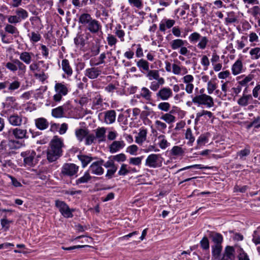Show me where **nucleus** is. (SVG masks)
I'll return each instance as SVG.
<instances>
[{"mask_svg": "<svg viewBox=\"0 0 260 260\" xmlns=\"http://www.w3.org/2000/svg\"><path fill=\"white\" fill-rule=\"evenodd\" d=\"M78 22L82 26H85V29L89 32L86 34V39H88L90 36V33L96 34L102 30L101 23L95 19H93L91 15L87 13H82L78 19Z\"/></svg>", "mask_w": 260, "mask_h": 260, "instance_id": "1", "label": "nucleus"}, {"mask_svg": "<svg viewBox=\"0 0 260 260\" xmlns=\"http://www.w3.org/2000/svg\"><path fill=\"white\" fill-rule=\"evenodd\" d=\"M63 142L57 136L53 137L50 143V148L47 151V159L49 162L56 160L62 155Z\"/></svg>", "mask_w": 260, "mask_h": 260, "instance_id": "2", "label": "nucleus"}, {"mask_svg": "<svg viewBox=\"0 0 260 260\" xmlns=\"http://www.w3.org/2000/svg\"><path fill=\"white\" fill-rule=\"evenodd\" d=\"M191 101L187 102V105L190 106L192 103L198 106L204 105L207 108H211L214 106L213 98L207 94L191 95Z\"/></svg>", "mask_w": 260, "mask_h": 260, "instance_id": "3", "label": "nucleus"}, {"mask_svg": "<svg viewBox=\"0 0 260 260\" xmlns=\"http://www.w3.org/2000/svg\"><path fill=\"white\" fill-rule=\"evenodd\" d=\"M188 40L192 44H195L198 42L197 47L201 50L205 49L209 42L208 38L207 37L202 36L200 34L196 31L189 35Z\"/></svg>", "mask_w": 260, "mask_h": 260, "instance_id": "4", "label": "nucleus"}, {"mask_svg": "<svg viewBox=\"0 0 260 260\" xmlns=\"http://www.w3.org/2000/svg\"><path fill=\"white\" fill-rule=\"evenodd\" d=\"M21 156L23 158V162L25 166L34 167L38 162L39 155L36 154L34 150H27L22 152Z\"/></svg>", "mask_w": 260, "mask_h": 260, "instance_id": "5", "label": "nucleus"}, {"mask_svg": "<svg viewBox=\"0 0 260 260\" xmlns=\"http://www.w3.org/2000/svg\"><path fill=\"white\" fill-rule=\"evenodd\" d=\"M186 44H187L186 40L179 38L174 39L170 42V45L172 50L179 49V54L184 56H186L189 51L184 46Z\"/></svg>", "mask_w": 260, "mask_h": 260, "instance_id": "6", "label": "nucleus"}, {"mask_svg": "<svg viewBox=\"0 0 260 260\" xmlns=\"http://www.w3.org/2000/svg\"><path fill=\"white\" fill-rule=\"evenodd\" d=\"M54 90L56 92L53 96V100L55 102H60L63 96L66 95L68 92L69 89L67 85L62 83H56L54 86Z\"/></svg>", "mask_w": 260, "mask_h": 260, "instance_id": "7", "label": "nucleus"}, {"mask_svg": "<svg viewBox=\"0 0 260 260\" xmlns=\"http://www.w3.org/2000/svg\"><path fill=\"white\" fill-rule=\"evenodd\" d=\"M55 206L58 209L60 213L64 217H73V212L74 211V209H70L69 206L65 202L56 200L55 201Z\"/></svg>", "mask_w": 260, "mask_h": 260, "instance_id": "8", "label": "nucleus"}, {"mask_svg": "<svg viewBox=\"0 0 260 260\" xmlns=\"http://www.w3.org/2000/svg\"><path fill=\"white\" fill-rule=\"evenodd\" d=\"M8 120L9 124L13 126H20L26 123L27 119L21 114L13 113L8 116Z\"/></svg>", "mask_w": 260, "mask_h": 260, "instance_id": "9", "label": "nucleus"}, {"mask_svg": "<svg viewBox=\"0 0 260 260\" xmlns=\"http://www.w3.org/2000/svg\"><path fill=\"white\" fill-rule=\"evenodd\" d=\"M79 170V166L73 163L64 164L61 170V173L63 176L72 177L76 175Z\"/></svg>", "mask_w": 260, "mask_h": 260, "instance_id": "10", "label": "nucleus"}, {"mask_svg": "<svg viewBox=\"0 0 260 260\" xmlns=\"http://www.w3.org/2000/svg\"><path fill=\"white\" fill-rule=\"evenodd\" d=\"M161 158L160 154H150L146 159L145 165L152 168L159 167L161 166Z\"/></svg>", "mask_w": 260, "mask_h": 260, "instance_id": "11", "label": "nucleus"}, {"mask_svg": "<svg viewBox=\"0 0 260 260\" xmlns=\"http://www.w3.org/2000/svg\"><path fill=\"white\" fill-rule=\"evenodd\" d=\"M104 162V160L102 159L92 162L88 171L94 175H102L104 172V169L102 167Z\"/></svg>", "mask_w": 260, "mask_h": 260, "instance_id": "12", "label": "nucleus"}, {"mask_svg": "<svg viewBox=\"0 0 260 260\" xmlns=\"http://www.w3.org/2000/svg\"><path fill=\"white\" fill-rule=\"evenodd\" d=\"M173 96V91L169 87H161L156 93L157 100L162 101H168Z\"/></svg>", "mask_w": 260, "mask_h": 260, "instance_id": "13", "label": "nucleus"}, {"mask_svg": "<svg viewBox=\"0 0 260 260\" xmlns=\"http://www.w3.org/2000/svg\"><path fill=\"white\" fill-rule=\"evenodd\" d=\"M235 249L232 246L225 247L222 257L219 260H235Z\"/></svg>", "mask_w": 260, "mask_h": 260, "instance_id": "14", "label": "nucleus"}, {"mask_svg": "<svg viewBox=\"0 0 260 260\" xmlns=\"http://www.w3.org/2000/svg\"><path fill=\"white\" fill-rule=\"evenodd\" d=\"M125 143L123 141H114L109 146V151L111 153H114L119 151L125 147Z\"/></svg>", "mask_w": 260, "mask_h": 260, "instance_id": "15", "label": "nucleus"}, {"mask_svg": "<svg viewBox=\"0 0 260 260\" xmlns=\"http://www.w3.org/2000/svg\"><path fill=\"white\" fill-rule=\"evenodd\" d=\"M12 135L16 139H26L28 138L27 135V130L20 128H15L12 129Z\"/></svg>", "mask_w": 260, "mask_h": 260, "instance_id": "16", "label": "nucleus"}, {"mask_svg": "<svg viewBox=\"0 0 260 260\" xmlns=\"http://www.w3.org/2000/svg\"><path fill=\"white\" fill-rule=\"evenodd\" d=\"M101 73V70L95 67L87 69L85 71V75L90 79H96Z\"/></svg>", "mask_w": 260, "mask_h": 260, "instance_id": "17", "label": "nucleus"}, {"mask_svg": "<svg viewBox=\"0 0 260 260\" xmlns=\"http://www.w3.org/2000/svg\"><path fill=\"white\" fill-rule=\"evenodd\" d=\"M35 124L36 127L41 131L47 129L49 125L48 120L44 117L38 118L35 119Z\"/></svg>", "mask_w": 260, "mask_h": 260, "instance_id": "18", "label": "nucleus"}, {"mask_svg": "<svg viewBox=\"0 0 260 260\" xmlns=\"http://www.w3.org/2000/svg\"><path fill=\"white\" fill-rule=\"evenodd\" d=\"M95 140L97 139L98 142L100 143L106 141V128L104 127H99L94 130Z\"/></svg>", "mask_w": 260, "mask_h": 260, "instance_id": "19", "label": "nucleus"}, {"mask_svg": "<svg viewBox=\"0 0 260 260\" xmlns=\"http://www.w3.org/2000/svg\"><path fill=\"white\" fill-rule=\"evenodd\" d=\"M209 237L214 244L212 246H222L223 242V237L221 234L216 232H211L209 234Z\"/></svg>", "mask_w": 260, "mask_h": 260, "instance_id": "20", "label": "nucleus"}, {"mask_svg": "<svg viewBox=\"0 0 260 260\" xmlns=\"http://www.w3.org/2000/svg\"><path fill=\"white\" fill-rule=\"evenodd\" d=\"M61 69L67 77H71L73 73V70L67 59H63L61 61Z\"/></svg>", "mask_w": 260, "mask_h": 260, "instance_id": "21", "label": "nucleus"}, {"mask_svg": "<svg viewBox=\"0 0 260 260\" xmlns=\"http://www.w3.org/2000/svg\"><path fill=\"white\" fill-rule=\"evenodd\" d=\"M105 122L110 124L114 123L116 119V112L114 110H110L105 112Z\"/></svg>", "mask_w": 260, "mask_h": 260, "instance_id": "22", "label": "nucleus"}, {"mask_svg": "<svg viewBox=\"0 0 260 260\" xmlns=\"http://www.w3.org/2000/svg\"><path fill=\"white\" fill-rule=\"evenodd\" d=\"M147 131L146 129L141 128L138 136L136 137V142L138 144H142L146 141Z\"/></svg>", "mask_w": 260, "mask_h": 260, "instance_id": "23", "label": "nucleus"}, {"mask_svg": "<svg viewBox=\"0 0 260 260\" xmlns=\"http://www.w3.org/2000/svg\"><path fill=\"white\" fill-rule=\"evenodd\" d=\"M33 55L32 52H22L20 54L19 58L22 62L29 64L31 62V56Z\"/></svg>", "mask_w": 260, "mask_h": 260, "instance_id": "24", "label": "nucleus"}, {"mask_svg": "<svg viewBox=\"0 0 260 260\" xmlns=\"http://www.w3.org/2000/svg\"><path fill=\"white\" fill-rule=\"evenodd\" d=\"M242 68L243 64L242 61L240 59H238L232 66V74L234 75L240 74L242 72Z\"/></svg>", "mask_w": 260, "mask_h": 260, "instance_id": "25", "label": "nucleus"}, {"mask_svg": "<svg viewBox=\"0 0 260 260\" xmlns=\"http://www.w3.org/2000/svg\"><path fill=\"white\" fill-rule=\"evenodd\" d=\"M212 257L216 260H219L222 250V246H211Z\"/></svg>", "mask_w": 260, "mask_h": 260, "instance_id": "26", "label": "nucleus"}, {"mask_svg": "<svg viewBox=\"0 0 260 260\" xmlns=\"http://www.w3.org/2000/svg\"><path fill=\"white\" fill-rule=\"evenodd\" d=\"M92 179V177L90 175L89 171H86L84 175L76 180V184L79 185L82 183H87L89 182Z\"/></svg>", "mask_w": 260, "mask_h": 260, "instance_id": "27", "label": "nucleus"}, {"mask_svg": "<svg viewBox=\"0 0 260 260\" xmlns=\"http://www.w3.org/2000/svg\"><path fill=\"white\" fill-rule=\"evenodd\" d=\"M103 100L100 95H97L93 100L92 109L99 110L103 107Z\"/></svg>", "mask_w": 260, "mask_h": 260, "instance_id": "28", "label": "nucleus"}, {"mask_svg": "<svg viewBox=\"0 0 260 260\" xmlns=\"http://www.w3.org/2000/svg\"><path fill=\"white\" fill-rule=\"evenodd\" d=\"M164 83L165 79L161 77L160 79L156 80V81L151 82L149 87L151 90L156 91L159 89L160 86L164 85Z\"/></svg>", "mask_w": 260, "mask_h": 260, "instance_id": "29", "label": "nucleus"}, {"mask_svg": "<svg viewBox=\"0 0 260 260\" xmlns=\"http://www.w3.org/2000/svg\"><path fill=\"white\" fill-rule=\"evenodd\" d=\"M114 34L122 42L124 41L125 32L122 29V26L120 24H117L114 29Z\"/></svg>", "mask_w": 260, "mask_h": 260, "instance_id": "30", "label": "nucleus"}, {"mask_svg": "<svg viewBox=\"0 0 260 260\" xmlns=\"http://www.w3.org/2000/svg\"><path fill=\"white\" fill-rule=\"evenodd\" d=\"M137 66L140 70L143 72V71H148L149 69V63L144 59H141L137 61Z\"/></svg>", "mask_w": 260, "mask_h": 260, "instance_id": "31", "label": "nucleus"}, {"mask_svg": "<svg viewBox=\"0 0 260 260\" xmlns=\"http://www.w3.org/2000/svg\"><path fill=\"white\" fill-rule=\"evenodd\" d=\"M78 159L82 163V168L86 167L93 160V158L86 155H78Z\"/></svg>", "mask_w": 260, "mask_h": 260, "instance_id": "32", "label": "nucleus"}, {"mask_svg": "<svg viewBox=\"0 0 260 260\" xmlns=\"http://www.w3.org/2000/svg\"><path fill=\"white\" fill-rule=\"evenodd\" d=\"M3 218L1 219V224L2 229H4V231H7L9 230L10 228V224L13 222V220H9L7 219V215L6 214L2 213Z\"/></svg>", "mask_w": 260, "mask_h": 260, "instance_id": "33", "label": "nucleus"}, {"mask_svg": "<svg viewBox=\"0 0 260 260\" xmlns=\"http://www.w3.org/2000/svg\"><path fill=\"white\" fill-rule=\"evenodd\" d=\"M146 76L148 78L149 80H158L160 79L161 77L159 76V71L156 70H148L147 71Z\"/></svg>", "mask_w": 260, "mask_h": 260, "instance_id": "34", "label": "nucleus"}, {"mask_svg": "<svg viewBox=\"0 0 260 260\" xmlns=\"http://www.w3.org/2000/svg\"><path fill=\"white\" fill-rule=\"evenodd\" d=\"M88 129L84 128H79L76 130V136L80 142H82L85 139L86 135L88 134Z\"/></svg>", "mask_w": 260, "mask_h": 260, "instance_id": "35", "label": "nucleus"}, {"mask_svg": "<svg viewBox=\"0 0 260 260\" xmlns=\"http://www.w3.org/2000/svg\"><path fill=\"white\" fill-rule=\"evenodd\" d=\"M184 150L182 147L178 146H175L170 150V154L172 156H182L184 155Z\"/></svg>", "mask_w": 260, "mask_h": 260, "instance_id": "36", "label": "nucleus"}, {"mask_svg": "<svg viewBox=\"0 0 260 260\" xmlns=\"http://www.w3.org/2000/svg\"><path fill=\"white\" fill-rule=\"evenodd\" d=\"M63 108L62 106H59L52 110V116L55 118H61L63 116Z\"/></svg>", "mask_w": 260, "mask_h": 260, "instance_id": "37", "label": "nucleus"}, {"mask_svg": "<svg viewBox=\"0 0 260 260\" xmlns=\"http://www.w3.org/2000/svg\"><path fill=\"white\" fill-rule=\"evenodd\" d=\"M252 100L251 95H243L238 101V104L241 106H246L249 104V101Z\"/></svg>", "mask_w": 260, "mask_h": 260, "instance_id": "38", "label": "nucleus"}, {"mask_svg": "<svg viewBox=\"0 0 260 260\" xmlns=\"http://www.w3.org/2000/svg\"><path fill=\"white\" fill-rule=\"evenodd\" d=\"M160 119L165 121L168 124L172 123L175 121L176 117L170 113L163 114Z\"/></svg>", "mask_w": 260, "mask_h": 260, "instance_id": "39", "label": "nucleus"}, {"mask_svg": "<svg viewBox=\"0 0 260 260\" xmlns=\"http://www.w3.org/2000/svg\"><path fill=\"white\" fill-rule=\"evenodd\" d=\"M15 13L17 17H19L20 21H21L22 20L25 19L28 16V12L21 8L17 9L15 11Z\"/></svg>", "mask_w": 260, "mask_h": 260, "instance_id": "40", "label": "nucleus"}, {"mask_svg": "<svg viewBox=\"0 0 260 260\" xmlns=\"http://www.w3.org/2000/svg\"><path fill=\"white\" fill-rule=\"evenodd\" d=\"M74 43L76 46H80L82 47L85 45V39L82 34H78L74 38Z\"/></svg>", "mask_w": 260, "mask_h": 260, "instance_id": "41", "label": "nucleus"}, {"mask_svg": "<svg viewBox=\"0 0 260 260\" xmlns=\"http://www.w3.org/2000/svg\"><path fill=\"white\" fill-rule=\"evenodd\" d=\"M152 92L146 87H143L141 89V96L146 100L150 101L151 99Z\"/></svg>", "mask_w": 260, "mask_h": 260, "instance_id": "42", "label": "nucleus"}, {"mask_svg": "<svg viewBox=\"0 0 260 260\" xmlns=\"http://www.w3.org/2000/svg\"><path fill=\"white\" fill-rule=\"evenodd\" d=\"M216 79L214 78L208 82L207 91L209 94H212L217 88V84L215 82Z\"/></svg>", "mask_w": 260, "mask_h": 260, "instance_id": "43", "label": "nucleus"}, {"mask_svg": "<svg viewBox=\"0 0 260 260\" xmlns=\"http://www.w3.org/2000/svg\"><path fill=\"white\" fill-rule=\"evenodd\" d=\"M128 2L133 8L141 9L143 7V0H128Z\"/></svg>", "mask_w": 260, "mask_h": 260, "instance_id": "44", "label": "nucleus"}, {"mask_svg": "<svg viewBox=\"0 0 260 260\" xmlns=\"http://www.w3.org/2000/svg\"><path fill=\"white\" fill-rule=\"evenodd\" d=\"M95 140V136L92 133H90L89 131H88V134L85 138V144L86 145H90L94 143Z\"/></svg>", "mask_w": 260, "mask_h": 260, "instance_id": "45", "label": "nucleus"}, {"mask_svg": "<svg viewBox=\"0 0 260 260\" xmlns=\"http://www.w3.org/2000/svg\"><path fill=\"white\" fill-rule=\"evenodd\" d=\"M250 153V147L249 146H246L244 149H242L237 152V156H239L241 159H245L244 157L249 155Z\"/></svg>", "mask_w": 260, "mask_h": 260, "instance_id": "46", "label": "nucleus"}, {"mask_svg": "<svg viewBox=\"0 0 260 260\" xmlns=\"http://www.w3.org/2000/svg\"><path fill=\"white\" fill-rule=\"evenodd\" d=\"M155 125L156 129L161 132L162 133H165V130L167 128V124L160 120H156L155 121Z\"/></svg>", "mask_w": 260, "mask_h": 260, "instance_id": "47", "label": "nucleus"}, {"mask_svg": "<svg viewBox=\"0 0 260 260\" xmlns=\"http://www.w3.org/2000/svg\"><path fill=\"white\" fill-rule=\"evenodd\" d=\"M30 40L32 42L36 43L39 42L41 39V36L39 32L35 31L31 32L30 34H28Z\"/></svg>", "mask_w": 260, "mask_h": 260, "instance_id": "48", "label": "nucleus"}, {"mask_svg": "<svg viewBox=\"0 0 260 260\" xmlns=\"http://www.w3.org/2000/svg\"><path fill=\"white\" fill-rule=\"evenodd\" d=\"M14 63L16 64V66L21 73L24 74L25 73L26 67L23 62L18 59H14Z\"/></svg>", "mask_w": 260, "mask_h": 260, "instance_id": "49", "label": "nucleus"}, {"mask_svg": "<svg viewBox=\"0 0 260 260\" xmlns=\"http://www.w3.org/2000/svg\"><path fill=\"white\" fill-rule=\"evenodd\" d=\"M157 108L162 111L167 112L171 108V105L168 102H161L157 105Z\"/></svg>", "mask_w": 260, "mask_h": 260, "instance_id": "50", "label": "nucleus"}, {"mask_svg": "<svg viewBox=\"0 0 260 260\" xmlns=\"http://www.w3.org/2000/svg\"><path fill=\"white\" fill-rule=\"evenodd\" d=\"M107 41L109 46L112 47L115 46L118 40L116 37L112 34H108L107 37Z\"/></svg>", "mask_w": 260, "mask_h": 260, "instance_id": "51", "label": "nucleus"}, {"mask_svg": "<svg viewBox=\"0 0 260 260\" xmlns=\"http://www.w3.org/2000/svg\"><path fill=\"white\" fill-rule=\"evenodd\" d=\"M253 78V76L251 74H249L243 80L239 81L238 83L241 86H247L248 83L252 80Z\"/></svg>", "mask_w": 260, "mask_h": 260, "instance_id": "52", "label": "nucleus"}, {"mask_svg": "<svg viewBox=\"0 0 260 260\" xmlns=\"http://www.w3.org/2000/svg\"><path fill=\"white\" fill-rule=\"evenodd\" d=\"M208 135L207 134L201 135L197 140V143L199 145H205L208 142Z\"/></svg>", "mask_w": 260, "mask_h": 260, "instance_id": "53", "label": "nucleus"}, {"mask_svg": "<svg viewBox=\"0 0 260 260\" xmlns=\"http://www.w3.org/2000/svg\"><path fill=\"white\" fill-rule=\"evenodd\" d=\"M111 158L114 161L118 162H123L126 159V156L124 153H120L115 155H111Z\"/></svg>", "mask_w": 260, "mask_h": 260, "instance_id": "54", "label": "nucleus"}, {"mask_svg": "<svg viewBox=\"0 0 260 260\" xmlns=\"http://www.w3.org/2000/svg\"><path fill=\"white\" fill-rule=\"evenodd\" d=\"M143 156L137 157H131L129 159V164L131 165L139 166L142 163Z\"/></svg>", "mask_w": 260, "mask_h": 260, "instance_id": "55", "label": "nucleus"}, {"mask_svg": "<svg viewBox=\"0 0 260 260\" xmlns=\"http://www.w3.org/2000/svg\"><path fill=\"white\" fill-rule=\"evenodd\" d=\"M5 30L11 34H18L19 32L18 31L17 28L11 24H7L5 27Z\"/></svg>", "mask_w": 260, "mask_h": 260, "instance_id": "56", "label": "nucleus"}, {"mask_svg": "<svg viewBox=\"0 0 260 260\" xmlns=\"http://www.w3.org/2000/svg\"><path fill=\"white\" fill-rule=\"evenodd\" d=\"M20 86V82L17 80L14 81L9 84L8 90L10 91H13L19 88Z\"/></svg>", "mask_w": 260, "mask_h": 260, "instance_id": "57", "label": "nucleus"}, {"mask_svg": "<svg viewBox=\"0 0 260 260\" xmlns=\"http://www.w3.org/2000/svg\"><path fill=\"white\" fill-rule=\"evenodd\" d=\"M40 72V73H35L34 76L43 82L48 78V76L45 73L44 70H42Z\"/></svg>", "mask_w": 260, "mask_h": 260, "instance_id": "58", "label": "nucleus"}, {"mask_svg": "<svg viewBox=\"0 0 260 260\" xmlns=\"http://www.w3.org/2000/svg\"><path fill=\"white\" fill-rule=\"evenodd\" d=\"M201 247L204 250H208L209 249V242L207 237H204L200 241Z\"/></svg>", "mask_w": 260, "mask_h": 260, "instance_id": "59", "label": "nucleus"}, {"mask_svg": "<svg viewBox=\"0 0 260 260\" xmlns=\"http://www.w3.org/2000/svg\"><path fill=\"white\" fill-rule=\"evenodd\" d=\"M127 174H128V171H127V165L125 164H122L118 172V174L119 176H125Z\"/></svg>", "mask_w": 260, "mask_h": 260, "instance_id": "60", "label": "nucleus"}, {"mask_svg": "<svg viewBox=\"0 0 260 260\" xmlns=\"http://www.w3.org/2000/svg\"><path fill=\"white\" fill-rule=\"evenodd\" d=\"M238 252L239 253V260H250L247 254L243 250L242 248H240L238 249Z\"/></svg>", "mask_w": 260, "mask_h": 260, "instance_id": "61", "label": "nucleus"}, {"mask_svg": "<svg viewBox=\"0 0 260 260\" xmlns=\"http://www.w3.org/2000/svg\"><path fill=\"white\" fill-rule=\"evenodd\" d=\"M108 169L107 171V173L106 174V177L108 178L109 179H111L114 174L116 172L117 170V167H113L111 168H108Z\"/></svg>", "mask_w": 260, "mask_h": 260, "instance_id": "62", "label": "nucleus"}, {"mask_svg": "<svg viewBox=\"0 0 260 260\" xmlns=\"http://www.w3.org/2000/svg\"><path fill=\"white\" fill-rule=\"evenodd\" d=\"M106 168H111L113 167H117L115 164L114 160L111 158V156L109 157L108 160L106 162H104L103 165Z\"/></svg>", "mask_w": 260, "mask_h": 260, "instance_id": "63", "label": "nucleus"}, {"mask_svg": "<svg viewBox=\"0 0 260 260\" xmlns=\"http://www.w3.org/2000/svg\"><path fill=\"white\" fill-rule=\"evenodd\" d=\"M29 69L30 71H31L34 74L35 73H37L36 71L41 72L40 68H39V63H37L36 61L34 62L31 64H30L29 66Z\"/></svg>", "mask_w": 260, "mask_h": 260, "instance_id": "64", "label": "nucleus"}]
</instances>
